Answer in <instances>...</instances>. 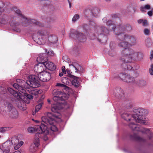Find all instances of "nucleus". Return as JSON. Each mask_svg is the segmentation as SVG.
I'll return each mask as SVG.
<instances>
[{
  "instance_id": "nucleus-29",
  "label": "nucleus",
  "mask_w": 153,
  "mask_h": 153,
  "mask_svg": "<svg viewBox=\"0 0 153 153\" xmlns=\"http://www.w3.org/2000/svg\"><path fill=\"white\" fill-rule=\"evenodd\" d=\"M58 39L55 35H51L48 38V40L51 43H55L58 41Z\"/></svg>"
},
{
  "instance_id": "nucleus-10",
  "label": "nucleus",
  "mask_w": 153,
  "mask_h": 153,
  "mask_svg": "<svg viewBox=\"0 0 153 153\" xmlns=\"http://www.w3.org/2000/svg\"><path fill=\"white\" fill-rule=\"evenodd\" d=\"M13 87L18 90L19 91L24 94V95L22 94V97L24 96H26L29 99H33V96L30 94H28L26 93V91L25 89V87H23L21 85H19L18 83H15L13 85Z\"/></svg>"
},
{
  "instance_id": "nucleus-26",
  "label": "nucleus",
  "mask_w": 153,
  "mask_h": 153,
  "mask_svg": "<svg viewBox=\"0 0 153 153\" xmlns=\"http://www.w3.org/2000/svg\"><path fill=\"white\" fill-rule=\"evenodd\" d=\"M70 69L74 72H76L79 70V68L81 67L80 65L76 63H72L69 65Z\"/></svg>"
},
{
  "instance_id": "nucleus-31",
  "label": "nucleus",
  "mask_w": 153,
  "mask_h": 153,
  "mask_svg": "<svg viewBox=\"0 0 153 153\" xmlns=\"http://www.w3.org/2000/svg\"><path fill=\"white\" fill-rule=\"evenodd\" d=\"M25 103L23 101H20L18 103L17 106L19 109L24 111L26 110L27 108L24 106Z\"/></svg>"
},
{
  "instance_id": "nucleus-57",
  "label": "nucleus",
  "mask_w": 153,
  "mask_h": 153,
  "mask_svg": "<svg viewBox=\"0 0 153 153\" xmlns=\"http://www.w3.org/2000/svg\"><path fill=\"white\" fill-rule=\"evenodd\" d=\"M68 80V78L66 77L63 78L62 81L63 80Z\"/></svg>"
},
{
  "instance_id": "nucleus-41",
  "label": "nucleus",
  "mask_w": 153,
  "mask_h": 153,
  "mask_svg": "<svg viewBox=\"0 0 153 153\" xmlns=\"http://www.w3.org/2000/svg\"><path fill=\"white\" fill-rule=\"evenodd\" d=\"M6 91V89L0 86V94H4L5 91Z\"/></svg>"
},
{
  "instance_id": "nucleus-51",
  "label": "nucleus",
  "mask_w": 153,
  "mask_h": 153,
  "mask_svg": "<svg viewBox=\"0 0 153 153\" xmlns=\"http://www.w3.org/2000/svg\"><path fill=\"white\" fill-rule=\"evenodd\" d=\"M48 54H49L50 55H52V54H54V53L53 51H48Z\"/></svg>"
},
{
  "instance_id": "nucleus-28",
  "label": "nucleus",
  "mask_w": 153,
  "mask_h": 153,
  "mask_svg": "<svg viewBox=\"0 0 153 153\" xmlns=\"http://www.w3.org/2000/svg\"><path fill=\"white\" fill-rule=\"evenodd\" d=\"M132 29V27L131 25H127L126 26L120 25V33H123V32L125 30L130 31Z\"/></svg>"
},
{
  "instance_id": "nucleus-44",
  "label": "nucleus",
  "mask_w": 153,
  "mask_h": 153,
  "mask_svg": "<svg viewBox=\"0 0 153 153\" xmlns=\"http://www.w3.org/2000/svg\"><path fill=\"white\" fill-rule=\"evenodd\" d=\"M144 33L146 35H149V30L147 29H146L144 30Z\"/></svg>"
},
{
  "instance_id": "nucleus-13",
  "label": "nucleus",
  "mask_w": 153,
  "mask_h": 153,
  "mask_svg": "<svg viewBox=\"0 0 153 153\" xmlns=\"http://www.w3.org/2000/svg\"><path fill=\"white\" fill-rule=\"evenodd\" d=\"M119 76L124 82L129 83H134L135 84V82L134 78L130 75L121 73L119 74Z\"/></svg>"
},
{
  "instance_id": "nucleus-48",
  "label": "nucleus",
  "mask_w": 153,
  "mask_h": 153,
  "mask_svg": "<svg viewBox=\"0 0 153 153\" xmlns=\"http://www.w3.org/2000/svg\"><path fill=\"white\" fill-rule=\"evenodd\" d=\"M15 146L14 149L15 150H16L18 149L20 147V146L18 144H17Z\"/></svg>"
},
{
  "instance_id": "nucleus-8",
  "label": "nucleus",
  "mask_w": 153,
  "mask_h": 153,
  "mask_svg": "<svg viewBox=\"0 0 153 153\" xmlns=\"http://www.w3.org/2000/svg\"><path fill=\"white\" fill-rule=\"evenodd\" d=\"M43 133H36L35 134V138L34 140V145H32L30 147V151L32 152H34L36 150V148L38 147L39 145V138L42 136Z\"/></svg>"
},
{
  "instance_id": "nucleus-49",
  "label": "nucleus",
  "mask_w": 153,
  "mask_h": 153,
  "mask_svg": "<svg viewBox=\"0 0 153 153\" xmlns=\"http://www.w3.org/2000/svg\"><path fill=\"white\" fill-rule=\"evenodd\" d=\"M143 26H145L147 25V21L146 20H143Z\"/></svg>"
},
{
  "instance_id": "nucleus-12",
  "label": "nucleus",
  "mask_w": 153,
  "mask_h": 153,
  "mask_svg": "<svg viewBox=\"0 0 153 153\" xmlns=\"http://www.w3.org/2000/svg\"><path fill=\"white\" fill-rule=\"evenodd\" d=\"M70 36L74 39H77L80 42H84L86 40L85 36L82 33L78 31L74 30L73 33H71L70 34Z\"/></svg>"
},
{
  "instance_id": "nucleus-1",
  "label": "nucleus",
  "mask_w": 153,
  "mask_h": 153,
  "mask_svg": "<svg viewBox=\"0 0 153 153\" xmlns=\"http://www.w3.org/2000/svg\"><path fill=\"white\" fill-rule=\"evenodd\" d=\"M52 94L55 95L53 100L56 102L51 105V110L52 112H48L46 116L42 117L41 123L44 125L45 130L48 131L47 134L43 133L45 135L49 134L50 131L55 132L57 131V128L54 125L56 122L55 119L60 118V110L63 108L62 105L68 98V94L57 89L53 90Z\"/></svg>"
},
{
  "instance_id": "nucleus-60",
  "label": "nucleus",
  "mask_w": 153,
  "mask_h": 153,
  "mask_svg": "<svg viewBox=\"0 0 153 153\" xmlns=\"http://www.w3.org/2000/svg\"><path fill=\"white\" fill-rule=\"evenodd\" d=\"M13 153H21V152L19 151H17L14 152Z\"/></svg>"
},
{
  "instance_id": "nucleus-53",
  "label": "nucleus",
  "mask_w": 153,
  "mask_h": 153,
  "mask_svg": "<svg viewBox=\"0 0 153 153\" xmlns=\"http://www.w3.org/2000/svg\"><path fill=\"white\" fill-rule=\"evenodd\" d=\"M24 143V142L22 141H21L20 142H19L18 144L21 147Z\"/></svg>"
},
{
  "instance_id": "nucleus-55",
  "label": "nucleus",
  "mask_w": 153,
  "mask_h": 153,
  "mask_svg": "<svg viewBox=\"0 0 153 153\" xmlns=\"http://www.w3.org/2000/svg\"><path fill=\"white\" fill-rule=\"evenodd\" d=\"M90 24H91V25H92L93 26H95V24L92 21H91L90 22Z\"/></svg>"
},
{
  "instance_id": "nucleus-63",
  "label": "nucleus",
  "mask_w": 153,
  "mask_h": 153,
  "mask_svg": "<svg viewBox=\"0 0 153 153\" xmlns=\"http://www.w3.org/2000/svg\"><path fill=\"white\" fill-rule=\"evenodd\" d=\"M36 112L35 111V112L34 111H33V112H32V114L33 115H35Z\"/></svg>"
},
{
  "instance_id": "nucleus-35",
  "label": "nucleus",
  "mask_w": 153,
  "mask_h": 153,
  "mask_svg": "<svg viewBox=\"0 0 153 153\" xmlns=\"http://www.w3.org/2000/svg\"><path fill=\"white\" fill-rule=\"evenodd\" d=\"M57 87H59L63 88L64 89L68 90L69 89L68 87L64 84L57 83L56 85Z\"/></svg>"
},
{
  "instance_id": "nucleus-27",
  "label": "nucleus",
  "mask_w": 153,
  "mask_h": 153,
  "mask_svg": "<svg viewBox=\"0 0 153 153\" xmlns=\"http://www.w3.org/2000/svg\"><path fill=\"white\" fill-rule=\"evenodd\" d=\"M10 117L13 119H16L19 117V113L15 108H13L10 114Z\"/></svg>"
},
{
  "instance_id": "nucleus-9",
  "label": "nucleus",
  "mask_w": 153,
  "mask_h": 153,
  "mask_svg": "<svg viewBox=\"0 0 153 153\" xmlns=\"http://www.w3.org/2000/svg\"><path fill=\"white\" fill-rule=\"evenodd\" d=\"M44 126L41 124V125H36L34 127H30L28 128L27 130L29 133H33L36 132L38 133H48V131L47 130H45L44 128Z\"/></svg>"
},
{
  "instance_id": "nucleus-42",
  "label": "nucleus",
  "mask_w": 153,
  "mask_h": 153,
  "mask_svg": "<svg viewBox=\"0 0 153 153\" xmlns=\"http://www.w3.org/2000/svg\"><path fill=\"white\" fill-rule=\"evenodd\" d=\"M80 50V48L79 47H76L74 48V51L76 53H78V52Z\"/></svg>"
},
{
  "instance_id": "nucleus-62",
  "label": "nucleus",
  "mask_w": 153,
  "mask_h": 153,
  "mask_svg": "<svg viewBox=\"0 0 153 153\" xmlns=\"http://www.w3.org/2000/svg\"><path fill=\"white\" fill-rule=\"evenodd\" d=\"M106 20H107V19H106V18H104L102 19V20L103 21V22L105 21Z\"/></svg>"
},
{
  "instance_id": "nucleus-30",
  "label": "nucleus",
  "mask_w": 153,
  "mask_h": 153,
  "mask_svg": "<svg viewBox=\"0 0 153 153\" xmlns=\"http://www.w3.org/2000/svg\"><path fill=\"white\" fill-rule=\"evenodd\" d=\"M73 79L71 81L72 84L75 87H78L79 85V83L78 81V78L73 76Z\"/></svg>"
},
{
  "instance_id": "nucleus-2",
  "label": "nucleus",
  "mask_w": 153,
  "mask_h": 153,
  "mask_svg": "<svg viewBox=\"0 0 153 153\" xmlns=\"http://www.w3.org/2000/svg\"><path fill=\"white\" fill-rule=\"evenodd\" d=\"M120 60L123 62L122 67L125 70H130L134 64L133 62L136 58L141 59L143 57L142 53H137L132 49H126L122 51Z\"/></svg>"
},
{
  "instance_id": "nucleus-17",
  "label": "nucleus",
  "mask_w": 153,
  "mask_h": 153,
  "mask_svg": "<svg viewBox=\"0 0 153 153\" xmlns=\"http://www.w3.org/2000/svg\"><path fill=\"white\" fill-rule=\"evenodd\" d=\"M113 94L115 97L120 98L124 95V91L121 88L117 87L114 90Z\"/></svg>"
},
{
  "instance_id": "nucleus-4",
  "label": "nucleus",
  "mask_w": 153,
  "mask_h": 153,
  "mask_svg": "<svg viewBox=\"0 0 153 153\" xmlns=\"http://www.w3.org/2000/svg\"><path fill=\"white\" fill-rule=\"evenodd\" d=\"M16 81L19 85L24 87L26 86V84L31 87H38L40 85L38 75V76L33 75L29 76L26 82L20 79H17Z\"/></svg>"
},
{
  "instance_id": "nucleus-33",
  "label": "nucleus",
  "mask_w": 153,
  "mask_h": 153,
  "mask_svg": "<svg viewBox=\"0 0 153 153\" xmlns=\"http://www.w3.org/2000/svg\"><path fill=\"white\" fill-rule=\"evenodd\" d=\"M135 84L140 87H142L145 85L146 82L143 80H140L138 81L137 82H135Z\"/></svg>"
},
{
  "instance_id": "nucleus-50",
  "label": "nucleus",
  "mask_w": 153,
  "mask_h": 153,
  "mask_svg": "<svg viewBox=\"0 0 153 153\" xmlns=\"http://www.w3.org/2000/svg\"><path fill=\"white\" fill-rule=\"evenodd\" d=\"M153 58V51L151 52V54L150 56V59L152 60Z\"/></svg>"
},
{
  "instance_id": "nucleus-61",
  "label": "nucleus",
  "mask_w": 153,
  "mask_h": 153,
  "mask_svg": "<svg viewBox=\"0 0 153 153\" xmlns=\"http://www.w3.org/2000/svg\"><path fill=\"white\" fill-rule=\"evenodd\" d=\"M88 27V25H85L84 26H83V27H84V28H85H85H86V27Z\"/></svg>"
},
{
  "instance_id": "nucleus-64",
  "label": "nucleus",
  "mask_w": 153,
  "mask_h": 153,
  "mask_svg": "<svg viewBox=\"0 0 153 153\" xmlns=\"http://www.w3.org/2000/svg\"><path fill=\"white\" fill-rule=\"evenodd\" d=\"M3 12V10L2 9H1V10H0V15Z\"/></svg>"
},
{
  "instance_id": "nucleus-47",
  "label": "nucleus",
  "mask_w": 153,
  "mask_h": 153,
  "mask_svg": "<svg viewBox=\"0 0 153 153\" xmlns=\"http://www.w3.org/2000/svg\"><path fill=\"white\" fill-rule=\"evenodd\" d=\"M46 135H45V134L44 133H43L42 134V137H43V136H44V139L45 140H47L48 139V137L46 136Z\"/></svg>"
},
{
  "instance_id": "nucleus-18",
  "label": "nucleus",
  "mask_w": 153,
  "mask_h": 153,
  "mask_svg": "<svg viewBox=\"0 0 153 153\" xmlns=\"http://www.w3.org/2000/svg\"><path fill=\"white\" fill-rule=\"evenodd\" d=\"M130 137L132 140L141 143H146L147 141L146 139L139 136L135 133H134L133 135H130Z\"/></svg>"
},
{
  "instance_id": "nucleus-5",
  "label": "nucleus",
  "mask_w": 153,
  "mask_h": 153,
  "mask_svg": "<svg viewBox=\"0 0 153 153\" xmlns=\"http://www.w3.org/2000/svg\"><path fill=\"white\" fill-rule=\"evenodd\" d=\"M107 25L108 30L106 28L104 27H100L98 30V32H100V33H102L105 35H107L109 34V31H114L115 34L117 36L120 33V25L116 27L115 25L112 23L111 20H109L106 23Z\"/></svg>"
},
{
  "instance_id": "nucleus-45",
  "label": "nucleus",
  "mask_w": 153,
  "mask_h": 153,
  "mask_svg": "<svg viewBox=\"0 0 153 153\" xmlns=\"http://www.w3.org/2000/svg\"><path fill=\"white\" fill-rule=\"evenodd\" d=\"M4 6V4L3 2L1 1H0V10H1V9H2L3 10V9L2 8Z\"/></svg>"
},
{
  "instance_id": "nucleus-25",
  "label": "nucleus",
  "mask_w": 153,
  "mask_h": 153,
  "mask_svg": "<svg viewBox=\"0 0 153 153\" xmlns=\"http://www.w3.org/2000/svg\"><path fill=\"white\" fill-rule=\"evenodd\" d=\"M46 55V53H44L40 55L39 56L37 59V61L40 63H42L44 65V62L47 61Z\"/></svg>"
},
{
  "instance_id": "nucleus-6",
  "label": "nucleus",
  "mask_w": 153,
  "mask_h": 153,
  "mask_svg": "<svg viewBox=\"0 0 153 153\" xmlns=\"http://www.w3.org/2000/svg\"><path fill=\"white\" fill-rule=\"evenodd\" d=\"M129 127L132 130L140 131L148 134V140L153 142V133L148 129L142 128L140 126L136 125L133 122H131L128 125Z\"/></svg>"
},
{
  "instance_id": "nucleus-38",
  "label": "nucleus",
  "mask_w": 153,
  "mask_h": 153,
  "mask_svg": "<svg viewBox=\"0 0 153 153\" xmlns=\"http://www.w3.org/2000/svg\"><path fill=\"white\" fill-rule=\"evenodd\" d=\"M10 129V128L9 127H3L0 128V132L1 133H4L6 131H8Z\"/></svg>"
},
{
  "instance_id": "nucleus-34",
  "label": "nucleus",
  "mask_w": 153,
  "mask_h": 153,
  "mask_svg": "<svg viewBox=\"0 0 153 153\" xmlns=\"http://www.w3.org/2000/svg\"><path fill=\"white\" fill-rule=\"evenodd\" d=\"M151 9V7L149 5L147 4L145 5L144 7H141L140 8V10L142 12H146V10H150Z\"/></svg>"
},
{
  "instance_id": "nucleus-54",
  "label": "nucleus",
  "mask_w": 153,
  "mask_h": 153,
  "mask_svg": "<svg viewBox=\"0 0 153 153\" xmlns=\"http://www.w3.org/2000/svg\"><path fill=\"white\" fill-rule=\"evenodd\" d=\"M143 21V20L142 19H140L138 21V22L139 24L142 23Z\"/></svg>"
},
{
  "instance_id": "nucleus-58",
  "label": "nucleus",
  "mask_w": 153,
  "mask_h": 153,
  "mask_svg": "<svg viewBox=\"0 0 153 153\" xmlns=\"http://www.w3.org/2000/svg\"><path fill=\"white\" fill-rule=\"evenodd\" d=\"M68 3H69V7L70 8H71V3L70 2V1L69 0H68Z\"/></svg>"
},
{
  "instance_id": "nucleus-39",
  "label": "nucleus",
  "mask_w": 153,
  "mask_h": 153,
  "mask_svg": "<svg viewBox=\"0 0 153 153\" xmlns=\"http://www.w3.org/2000/svg\"><path fill=\"white\" fill-rule=\"evenodd\" d=\"M79 16L78 14H76L74 15V16L72 19V21L74 22H76L77 20L79 19Z\"/></svg>"
},
{
  "instance_id": "nucleus-11",
  "label": "nucleus",
  "mask_w": 153,
  "mask_h": 153,
  "mask_svg": "<svg viewBox=\"0 0 153 153\" xmlns=\"http://www.w3.org/2000/svg\"><path fill=\"white\" fill-rule=\"evenodd\" d=\"M99 12V10L98 8L92 7L91 9H85L84 13L85 16L88 17L93 16L96 17Z\"/></svg>"
},
{
  "instance_id": "nucleus-23",
  "label": "nucleus",
  "mask_w": 153,
  "mask_h": 153,
  "mask_svg": "<svg viewBox=\"0 0 153 153\" xmlns=\"http://www.w3.org/2000/svg\"><path fill=\"white\" fill-rule=\"evenodd\" d=\"M11 143L10 140H7L2 145V147L3 149L4 152L8 153L10 151V148L11 146Z\"/></svg>"
},
{
  "instance_id": "nucleus-16",
  "label": "nucleus",
  "mask_w": 153,
  "mask_h": 153,
  "mask_svg": "<svg viewBox=\"0 0 153 153\" xmlns=\"http://www.w3.org/2000/svg\"><path fill=\"white\" fill-rule=\"evenodd\" d=\"M122 34L123 33H121L118 34V36H117V38L121 41L119 43V46L120 47L125 48L124 50L126 49H130L131 48H126V47L128 46L129 45L127 42H126L124 39L122 37Z\"/></svg>"
},
{
  "instance_id": "nucleus-20",
  "label": "nucleus",
  "mask_w": 153,
  "mask_h": 153,
  "mask_svg": "<svg viewBox=\"0 0 153 153\" xmlns=\"http://www.w3.org/2000/svg\"><path fill=\"white\" fill-rule=\"evenodd\" d=\"M36 88L32 87L30 90H28L29 93L33 95V96H36L41 94L42 93V91L41 90Z\"/></svg>"
},
{
  "instance_id": "nucleus-56",
  "label": "nucleus",
  "mask_w": 153,
  "mask_h": 153,
  "mask_svg": "<svg viewBox=\"0 0 153 153\" xmlns=\"http://www.w3.org/2000/svg\"><path fill=\"white\" fill-rule=\"evenodd\" d=\"M0 153H4V151L2 150L1 147L0 146Z\"/></svg>"
},
{
  "instance_id": "nucleus-59",
  "label": "nucleus",
  "mask_w": 153,
  "mask_h": 153,
  "mask_svg": "<svg viewBox=\"0 0 153 153\" xmlns=\"http://www.w3.org/2000/svg\"><path fill=\"white\" fill-rule=\"evenodd\" d=\"M59 76H62L63 75V73H62V72H61V73H59Z\"/></svg>"
},
{
  "instance_id": "nucleus-36",
  "label": "nucleus",
  "mask_w": 153,
  "mask_h": 153,
  "mask_svg": "<svg viewBox=\"0 0 153 153\" xmlns=\"http://www.w3.org/2000/svg\"><path fill=\"white\" fill-rule=\"evenodd\" d=\"M38 34L42 36H46L48 35V32L45 30H39Z\"/></svg>"
},
{
  "instance_id": "nucleus-40",
  "label": "nucleus",
  "mask_w": 153,
  "mask_h": 153,
  "mask_svg": "<svg viewBox=\"0 0 153 153\" xmlns=\"http://www.w3.org/2000/svg\"><path fill=\"white\" fill-rule=\"evenodd\" d=\"M42 106V104L40 103L36 105L35 107V111L36 112H38L41 109Z\"/></svg>"
},
{
  "instance_id": "nucleus-43",
  "label": "nucleus",
  "mask_w": 153,
  "mask_h": 153,
  "mask_svg": "<svg viewBox=\"0 0 153 153\" xmlns=\"http://www.w3.org/2000/svg\"><path fill=\"white\" fill-rule=\"evenodd\" d=\"M149 72L151 75H153V64L151 65V68L149 69Z\"/></svg>"
},
{
  "instance_id": "nucleus-19",
  "label": "nucleus",
  "mask_w": 153,
  "mask_h": 153,
  "mask_svg": "<svg viewBox=\"0 0 153 153\" xmlns=\"http://www.w3.org/2000/svg\"><path fill=\"white\" fill-rule=\"evenodd\" d=\"M43 65L44 67H45L51 71L54 70L56 68V66L53 63L47 61L44 62Z\"/></svg>"
},
{
  "instance_id": "nucleus-21",
  "label": "nucleus",
  "mask_w": 153,
  "mask_h": 153,
  "mask_svg": "<svg viewBox=\"0 0 153 153\" xmlns=\"http://www.w3.org/2000/svg\"><path fill=\"white\" fill-rule=\"evenodd\" d=\"M7 90L8 91L12 94L14 97L16 98L18 100L22 99V94L19 92H16L12 88H8Z\"/></svg>"
},
{
  "instance_id": "nucleus-22",
  "label": "nucleus",
  "mask_w": 153,
  "mask_h": 153,
  "mask_svg": "<svg viewBox=\"0 0 153 153\" xmlns=\"http://www.w3.org/2000/svg\"><path fill=\"white\" fill-rule=\"evenodd\" d=\"M44 67L43 64L39 63L35 65L34 68V70L36 72L39 74L44 71Z\"/></svg>"
},
{
  "instance_id": "nucleus-32",
  "label": "nucleus",
  "mask_w": 153,
  "mask_h": 153,
  "mask_svg": "<svg viewBox=\"0 0 153 153\" xmlns=\"http://www.w3.org/2000/svg\"><path fill=\"white\" fill-rule=\"evenodd\" d=\"M19 141V140L17 137L16 136H14L11 138V144L13 145H16L18 144Z\"/></svg>"
},
{
  "instance_id": "nucleus-3",
  "label": "nucleus",
  "mask_w": 153,
  "mask_h": 153,
  "mask_svg": "<svg viewBox=\"0 0 153 153\" xmlns=\"http://www.w3.org/2000/svg\"><path fill=\"white\" fill-rule=\"evenodd\" d=\"M133 110L135 114L132 116L128 113H124L122 115V117L127 121L134 120L141 124L146 125V118L144 116L147 113V110L143 108H135Z\"/></svg>"
},
{
  "instance_id": "nucleus-46",
  "label": "nucleus",
  "mask_w": 153,
  "mask_h": 153,
  "mask_svg": "<svg viewBox=\"0 0 153 153\" xmlns=\"http://www.w3.org/2000/svg\"><path fill=\"white\" fill-rule=\"evenodd\" d=\"M153 8H152V10L151 11H148L147 13V14L149 15V16H152L153 15Z\"/></svg>"
},
{
  "instance_id": "nucleus-14",
  "label": "nucleus",
  "mask_w": 153,
  "mask_h": 153,
  "mask_svg": "<svg viewBox=\"0 0 153 153\" xmlns=\"http://www.w3.org/2000/svg\"><path fill=\"white\" fill-rule=\"evenodd\" d=\"M39 80L42 82H46L51 79V74L49 72L44 71L38 74Z\"/></svg>"
},
{
  "instance_id": "nucleus-7",
  "label": "nucleus",
  "mask_w": 153,
  "mask_h": 153,
  "mask_svg": "<svg viewBox=\"0 0 153 153\" xmlns=\"http://www.w3.org/2000/svg\"><path fill=\"white\" fill-rule=\"evenodd\" d=\"M13 10L15 11V13L18 14L20 17L21 18L25 20V21L27 23H31L34 24L36 25L39 26L40 27L43 26V25L40 22L37 21L36 20L34 19H28L27 18L24 16L22 15L20 11L17 8L14 7L13 8Z\"/></svg>"
},
{
  "instance_id": "nucleus-37",
  "label": "nucleus",
  "mask_w": 153,
  "mask_h": 153,
  "mask_svg": "<svg viewBox=\"0 0 153 153\" xmlns=\"http://www.w3.org/2000/svg\"><path fill=\"white\" fill-rule=\"evenodd\" d=\"M6 106L7 109L9 111H12L13 108H13L12 105L9 102L7 103Z\"/></svg>"
},
{
  "instance_id": "nucleus-52",
  "label": "nucleus",
  "mask_w": 153,
  "mask_h": 153,
  "mask_svg": "<svg viewBox=\"0 0 153 153\" xmlns=\"http://www.w3.org/2000/svg\"><path fill=\"white\" fill-rule=\"evenodd\" d=\"M62 70L63 73H64L65 74L66 73V71L65 70V66H62Z\"/></svg>"
},
{
  "instance_id": "nucleus-24",
  "label": "nucleus",
  "mask_w": 153,
  "mask_h": 153,
  "mask_svg": "<svg viewBox=\"0 0 153 153\" xmlns=\"http://www.w3.org/2000/svg\"><path fill=\"white\" fill-rule=\"evenodd\" d=\"M100 27H98L97 28V32H95L94 33V36H91V39H97L100 42H101L102 40V39L101 38L100 39V37H102L103 36V37H104L103 35H105L102 33H100V32H98V28Z\"/></svg>"
},
{
  "instance_id": "nucleus-15",
  "label": "nucleus",
  "mask_w": 153,
  "mask_h": 153,
  "mask_svg": "<svg viewBox=\"0 0 153 153\" xmlns=\"http://www.w3.org/2000/svg\"><path fill=\"white\" fill-rule=\"evenodd\" d=\"M122 37L128 43V45H134L136 44L137 41L135 37L133 36H130L122 34Z\"/></svg>"
}]
</instances>
